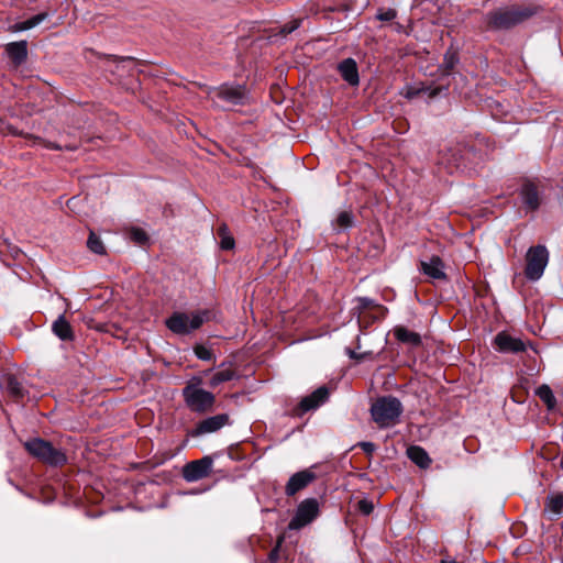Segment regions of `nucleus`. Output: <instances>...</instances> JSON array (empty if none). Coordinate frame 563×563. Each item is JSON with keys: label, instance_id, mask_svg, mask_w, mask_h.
I'll use <instances>...</instances> for the list:
<instances>
[{"label": "nucleus", "instance_id": "obj_12", "mask_svg": "<svg viewBox=\"0 0 563 563\" xmlns=\"http://www.w3.org/2000/svg\"><path fill=\"white\" fill-rule=\"evenodd\" d=\"M229 423H230L229 415L219 413V415L209 417V418L200 421L197 424L196 429L191 431V435L199 437L202 434L212 433V432L220 430L221 428H223L224 426H227Z\"/></svg>", "mask_w": 563, "mask_h": 563}, {"label": "nucleus", "instance_id": "obj_32", "mask_svg": "<svg viewBox=\"0 0 563 563\" xmlns=\"http://www.w3.org/2000/svg\"><path fill=\"white\" fill-rule=\"evenodd\" d=\"M195 355L202 361H211L213 360V353L210 349L203 346V345H196L195 349Z\"/></svg>", "mask_w": 563, "mask_h": 563}, {"label": "nucleus", "instance_id": "obj_8", "mask_svg": "<svg viewBox=\"0 0 563 563\" xmlns=\"http://www.w3.org/2000/svg\"><path fill=\"white\" fill-rule=\"evenodd\" d=\"M353 311L357 314V322L360 327L371 320L383 318L386 313V308L378 305L373 299L367 297H358L355 299Z\"/></svg>", "mask_w": 563, "mask_h": 563}, {"label": "nucleus", "instance_id": "obj_14", "mask_svg": "<svg viewBox=\"0 0 563 563\" xmlns=\"http://www.w3.org/2000/svg\"><path fill=\"white\" fill-rule=\"evenodd\" d=\"M314 478V473L309 470L294 474L286 485V494L288 496H294L297 492L308 486Z\"/></svg>", "mask_w": 563, "mask_h": 563}, {"label": "nucleus", "instance_id": "obj_24", "mask_svg": "<svg viewBox=\"0 0 563 563\" xmlns=\"http://www.w3.org/2000/svg\"><path fill=\"white\" fill-rule=\"evenodd\" d=\"M407 453L409 459L421 468L429 467L431 460L422 448L412 445L407 450Z\"/></svg>", "mask_w": 563, "mask_h": 563}, {"label": "nucleus", "instance_id": "obj_4", "mask_svg": "<svg viewBox=\"0 0 563 563\" xmlns=\"http://www.w3.org/2000/svg\"><path fill=\"white\" fill-rule=\"evenodd\" d=\"M209 319L208 311H197L192 313L176 312L166 321L167 328L177 334H188L198 329Z\"/></svg>", "mask_w": 563, "mask_h": 563}, {"label": "nucleus", "instance_id": "obj_20", "mask_svg": "<svg viewBox=\"0 0 563 563\" xmlns=\"http://www.w3.org/2000/svg\"><path fill=\"white\" fill-rule=\"evenodd\" d=\"M520 195L527 209L537 210L539 208V192L537 190V187L532 183L523 184Z\"/></svg>", "mask_w": 563, "mask_h": 563}, {"label": "nucleus", "instance_id": "obj_28", "mask_svg": "<svg viewBox=\"0 0 563 563\" xmlns=\"http://www.w3.org/2000/svg\"><path fill=\"white\" fill-rule=\"evenodd\" d=\"M2 386L13 396V397H22L23 396V387L19 383V380L9 375L5 376L2 383Z\"/></svg>", "mask_w": 563, "mask_h": 563}, {"label": "nucleus", "instance_id": "obj_9", "mask_svg": "<svg viewBox=\"0 0 563 563\" xmlns=\"http://www.w3.org/2000/svg\"><path fill=\"white\" fill-rule=\"evenodd\" d=\"M470 154V150L461 144H455L442 150L439 154V164L443 165L449 173L465 166V159Z\"/></svg>", "mask_w": 563, "mask_h": 563}, {"label": "nucleus", "instance_id": "obj_27", "mask_svg": "<svg viewBox=\"0 0 563 563\" xmlns=\"http://www.w3.org/2000/svg\"><path fill=\"white\" fill-rule=\"evenodd\" d=\"M538 397L544 402L549 410L554 409L556 399L548 385H542L537 389Z\"/></svg>", "mask_w": 563, "mask_h": 563}, {"label": "nucleus", "instance_id": "obj_3", "mask_svg": "<svg viewBox=\"0 0 563 563\" xmlns=\"http://www.w3.org/2000/svg\"><path fill=\"white\" fill-rule=\"evenodd\" d=\"M208 97L220 108H229L232 106L244 104L247 95L242 86L222 85L220 87L210 88Z\"/></svg>", "mask_w": 563, "mask_h": 563}, {"label": "nucleus", "instance_id": "obj_26", "mask_svg": "<svg viewBox=\"0 0 563 563\" xmlns=\"http://www.w3.org/2000/svg\"><path fill=\"white\" fill-rule=\"evenodd\" d=\"M217 236L220 240V247L222 250H232L234 247V239L224 224L218 228Z\"/></svg>", "mask_w": 563, "mask_h": 563}, {"label": "nucleus", "instance_id": "obj_1", "mask_svg": "<svg viewBox=\"0 0 563 563\" xmlns=\"http://www.w3.org/2000/svg\"><path fill=\"white\" fill-rule=\"evenodd\" d=\"M402 405L396 397L385 396L376 399L371 407V415L379 428H389L399 422Z\"/></svg>", "mask_w": 563, "mask_h": 563}, {"label": "nucleus", "instance_id": "obj_2", "mask_svg": "<svg viewBox=\"0 0 563 563\" xmlns=\"http://www.w3.org/2000/svg\"><path fill=\"white\" fill-rule=\"evenodd\" d=\"M200 378H192L184 388L183 395L187 406L192 411L206 412L212 408L216 399L212 393L200 388Z\"/></svg>", "mask_w": 563, "mask_h": 563}, {"label": "nucleus", "instance_id": "obj_36", "mask_svg": "<svg viewBox=\"0 0 563 563\" xmlns=\"http://www.w3.org/2000/svg\"><path fill=\"white\" fill-rule=\"evenodd\" d=\"M367 455L373 454L376 450V445L373 442H360L357 444Z\"/></svg>", "mask_w": 563, "mask_h": 563}, {"label": "nucleus", "instance_id": "obj_7", "mask_svg": "<svg viewBox=\"0 0 563 563\" xmlns=\"http://www.w3.org/2000/svg\"><path fill=\"white\" fill-rule=\"evenodd\" d=\"M526 276L530 280H538L543 275L549 261V253L545 246L537 245L530 247L526 255Z\"/></svg>", "mask_w": 563, "mask_h": 563}, {"label": "nucleus", "instance_id": "obj_11", "mask_svg": "<svg viewBox=\"0 0 563 563\" xmlns=\"http://www.w3.org/2000/svg\"><path fill=\"white\" fill-rule=\"evenodd\" d=\"M213 460L207 455L200 460L187 463L183 468V477L185 481L192 483L202 479L211 473Z\"/></svg>", "mask_w": 563, "mask_h": 563}, {"label": "nucleus", "instance_id": "obj_37", "mask_svg": "<svg viewBox=\"0 0 563 563\" xmlns=\"http://www.w3.org/2000/svg\"><path fill=\"white\" fill-rule=\"evenodd\" d=\"M346 353L353 360H362L366 355V353L357 354L355 351H353L351 349H346Z\"/></svg>", "mask_w": 563, "mask_h": 563}, {"label": "nucleus", "instance_id": "obj_18", "mask_svg": "<svg viewBox=\"0 0 563 563\" xmlns=\"http://www.w3.org/2000/svg\"><path fill=\"white\" fill-rule=\"evenodd\" d=\"M5 52L12 63L21 65L27 56V45L25 41L12 42L5 45Z\"/></svg>", "mask_w": 563, "mask_h": 563}, {"label": "nucleus", "instance_id": "obj_35", "mask_svg": "<svg viewBox=\"0 0 563 563\" xmlns=\"http://www.w3.org/2000/svg\"><path fill=\"white\" fill-rule=\"evenodd\" d=\"M299 27V22L298 21H291L287 24H285L280 32L284 34V35H287V34H290L291 32H294L295 30H297Z\"/></svg>", "mask_w": 563, "mask_h": 563}, {"label": "nucleus", "instance_id": "obj_34", "mask_svg": "<svg viewBox=\"0 0 563 563\" xmlns=\"http://www.w3.org/2000/svg\"><path fill=\"white\" fill-rule=\"evenodd\" d=\"M374 509L373 503L367 499L358 501V510L364 515H369Z\"/></svg>", "mask_w": 563, "mask_h": 563}, {"label": "nucleus", "instance_id": "obj_39", "mask_svg": "<svg viewBox=\"0 0 563 563\" xmlns=\"http://www.w3.org/2000/svg\"><path fill=\"white\" fill-rule=\"evenodd\" d=\"M47 147L54 148V150H60V147L58 145H55V144H49V145H47Z\"/></svg>", "mask_w": 563, "mask_h": 563}, {"label": "nucleus", "instance_id": "obj_16", "mask_svg": "<svg viewBox=\"0 0 563 563\" xmlns=\"http://www.w3.org/2000/svg\"><path fill=\"white\" fill-rule=\"evenodd\" d=\"M338 70L342 78L351 86H356L360 81L356 62L352 58H346L338 65Z\"/></svg>", "mask_w": 563, "mask_h": 563}, {"label": "nucleus", "instance_id": "obj_19", "mask_svg": "<svg viewBox=\"0 0 563 563\" xmlns=\"http://www.w3.org/2000/svg\"><path fill=\"white\" fill-rule=\"evenodd\" d=\"M544 514L551 520L563 515V493H554L547 497Z\"/></svg>", "mask_w": 563, "mask_h": 563}, {"label": "nucleus", "instance_id": "obj_22", "mask_svg": "<svg viewBox=\"0 0 563 563\" xmlns=\"http://www.w3.org/2000/svg\"><path fill=\"white\" fill-rule=\"evenodd\" d=\"M395 338L409 346H418L421 344V336L406 327L397 325L394 328Z\"/></svg>", "mask_w": 563, "mask_h": 563}, {"label": "nucleus", "instance_id": "obj_21", "mask_svg": "<svg viewBox=\"0 0 563 563\" xmlns=\"http://www.w3.org/2000/svg\"><path fill=\"white\" fill-rule=\"evenodd\" d=\"M421 271L434 279L445 278L443 263L439 256H432L429 261H422Z\"/></svg>", "mask_w": 563, "mask_h": 563}, {"label": "nucleus", "instance_id": "obj_38", "mask_svg": "<svg viewBox=\"0 0 563 563\" xmlns=\"http://www.w3.org/2000/svg\"><path fill=\"white\" fill-rule=\"evenodd\" d=\"M441 563H459V562H456L453 559H444V560L441 561Z\"/></svg>", "mask_w": 563, "mask_h": 563}, {"label": "nucleus", "instance_id": "obj_30", "mask_svg": "<svg viewBox=\"0 0 563 563\" xmlns=\"http://www.w3.org/2000/svg\"><path fill=\"white\" fill-rule=\"evenodd\" d=\"M334 225L338 229H346L353 225V216L349 211H342L338 214Z\"/></svg>", "mask_w": 563, "mask_h": 563}, {"label": "nucleus", "instance_id": "obj_5", "mask_svg": "<svg viewBox=\"0 0 563 563\" xmlns=\"http://www.w3.org/2000/svg\"><path fill=\"white\" fill-rule=\"evenodd\" d=\"M24 446L31 455L49 465H62L66 462V455L60 450L42 439L30 440Z\"/></svg>", "mask_w": 563, "mask_h": 563}, {"label": "nucleus", "instance_id": "obj_13", "mask_svg": "<svg viewBox=\"0 0 563 563\" xmlns=\"http://www.w3.org/2000/svg\"><path fill=\"white\" fill-rule=\"evenodd\" d=\"M494 346L500 353H519L526 350V343L507 332H499L494 339Z\"/></svg>", "mask_w": 563, "mask_h": 563}, {"label": "nucleus", "instance_id": "obj_29", "mask_svg": "<svg viewBox=\"0 0 563 563\" xmlns=\"http://www.w3.org/2000/svg\"><path fill=\"white\" fill-rule=\"evenodd\" d=\"M87 246H88V249L91 252H93L96 254H100L101 255V254L106 253V247L103 245V242L93 232H90V234H89V238H88V241H87Z\"/></svg>", "mask_w": 563, "mask_h": 563}, {"label": "nucleus", "instance_id": "obj_25", "mask_svg": "<svg viewBox=\"0 0 563 563\" xmlns=\"http://www.w3.org/2000/svg\"><path fill=\"white\" fill-rule=\"evenodd\" d=\"M47 16H48V14L45 12L38 13L25 21L15 23L14 25L11 26V31L12 32H21V31H26V30L33 29V27L37 26L38 24H41L44 20H46Z\"/></svg>", "mask_w": 563, "mask_h": 563}, {"label": "nucleus", "instance_id": "obj_33", "mask_svg": "<svg viewBox=\"0 0 563 563\" xmlns=\"http://www.w3.org/2000/svg\"><path fill=\"white\" fill-rule=\"evenodd\" d=\"M397 16V12L394 9L379 10L376 18L380 21H391Z\"/></svg>", "mask_w": 563, "mask_h": 563}, {"label": "nucleus", "instance_id": "obj_31", "mask_svg": "<svg viewBox=\"0 0 563 563\" xmlns=\"http://www.w3.org/2000/svg\"><path fill=\"white\" fill-rule=\"evenodd\" d=\"M128 236L130 240H132L134 243L139 245L145 244L148 240L146 232L140 228L130 229L128 232Z\"/></svg>", "mask_w": 563, "mask_h": 563}, {"label": "nucleus", "instance_id": "obj_17", "mask_svg": "<svg viewBox=\"0 0 563 563\" xmlns=\"http://www.w3.org/2000/svg\"><path fill=\"white\" fill-rule=\"evenodd\" d=\"M238 378V373L232 363H221L219 369L212 375L209 386L217 387L218 385Z\"/></svg>", "mask_w": 563, "mask_h": 563}, {"label": "nucleus", "instance_id": "obj_15", "mask_svg": "<svg viewBox=\"0 0 563 563\" xmlns=\"http://www.w3.org/2000/svg\"><path fill=\"white\" fill-rule=\"evenodd\" d=\"M328 397H329L328 388L324 386L319 387L312 394L302 398V400L300 401V409L303 412L316 409L320 405L325 402Z\"/></svg>", "mask_w": 563, "mask_h": 563}, {"label": "nucleus", "instance_id": "obj_6", "mask_svg": "<svg viewBox=\"0 0 563 563\" xmlns=\"http://www.w3.org/2000/svg\"><path fill=\"white\" fill-rule=\"evenodd\" d=\"M530 8L500 9L489 14V24L496 29L511 27L533 15Z\"/></svg>", "mask_w": 563, "mask_h": 563}, {"label": "nucleus", "instance_id": "obj_10", "mask_svg": "<svg viewBox=\"0 0 563 563\" xmlns=\"http://www.w3.org/2000/svg\"><path fill=\"white\" fill-rule=\"evenodd\" d=\"M319 514V504L313 498H308L301 501L297 508L295 517L290 520L288 528L290 530H298L306 525L310 523L317 518Z\"/></svg>", "mask_w": 563, "mask_h": 563}, {"label": "nucleus", "instance_id": "obj_23", "mask_svg": "<svg viewBox=\"0 0 563 563\" xmlns=\"http://www.w3.org/2000/svg\"><path fill=\"white\" fill-rule=\"evenodd\" d=\"M52 330L55 333V335L63 341L73 340L71 327L64 316H59L57 320L54 321Z\"/></svg>", "mask_w": 563, "mask_h": 563}]
</instances>
